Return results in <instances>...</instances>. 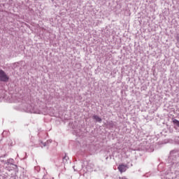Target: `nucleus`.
I'll return each mask as SVG.
<instances>
[{"instance_id":"nucleus-1","label":"nucleus","mask_w":179,"mask_h":179,"mask_svg":"<svg viewBox=\"0 0 179 179\" xmlns=\"http://www.w3.org/2000/svg\"><path fill=\"white\" fill-rule=\"evenodd\" d=\"M6 156V154L0 157V162L3 163L4 169L0 170V176L3 177V178H8L12 176L10 171H13L15 169H17V166L15 164V160L12 158L7 159L6 161L3 160V157Z\"/></svg>"},{"instance_id":"nucleus-2","label":"nucleus","mask_w":179,"mask_h":179,"mask_svg":"<svg viewBox=\"0 0 179 179\" xmlns=\"http://www.w3.org/2000/svg\"><path fill=\"white\" fill-rule=\"evenodd\" d=\"M179 150H174L170 152L169 157V162L171 164L170 169H176L178 167Z\"/></svg>"},{"instance_id":"nucleus-3","label":"nucleus","mask_w":179,"mask_h":179,"mask_svg":"<svg viewBox=\"0 0 179 179\" xmlns=\"http://www.w3.org/2000/svg\"><path fill=\"white\" fill-rule=\"evenodd\" d=\"M0 82H9V76L2 69H0Z\"/></svg>"},{"instance_id":"nucleus-4","label":"nucleus","mask_w":179,"mask_h":179,"mask_svg":"<svg viewBox=\"0 0 179 179\" xmlns=\"http://www.w3.org/2000/svg\"><path fill=\"white\" fill-rule=\"evenodd\" d=\"M93 169H94V165L92 163L88 164L86 166V170L88 173H92V171H93Z\"/></svg>"},{"instance_id":"nucleus-5","label":"nucleus","mask_w":179,"mask_h":179,"mask_svg":"<svg viewBox=\"0 0 179 179\" xmlns=\"http://www.w3.org/2000/svg\"><path fill=\"white\" fill-rule=\"evenodd\" d=\"M117 169H118L119 171H120V173H124V172L127 171V166L124 164L119 165Z\"/></svg>"},{"instance_id":"nucleus-6","label":"nucleus","mask_w":179,"mask_h":179,"mask_svg":"<svg viewBox=\"0 0 179 179\" xmlns=\"http://www.w3.org/2000/svg\"><path fill=\"white\" fill-rule=\"evenodd\" d=\"M6 1H0V12L5 10V6H6Z\"/></svg>"},{"instance_id":"nucleus-7","label":"nucleus","mask_w":179,"mask_h":179,"mask_svg":"<svg viewBox=\"0 0 179 179\" xmlns=\"http://www.w3.org/2000/svg\"><path fill=\"white\" fill-rule=\"evenodd\" d=\"M32 114H40V110L36 109V108H33L29 110Z\"/></svg>"},{"instance_id":"nucleus-8","label":"nucleus","mask_w":179,"mask_h":179,"mask_svg":"<svg viewBox=\"0 0 179 179\" xmlns=\"http://www.w3.org/2000/svg\"><path fill=\"white\" fill-rule=\"evenodd\" d=\"M92 118H93V120H95V121H96V122L101 123L102 120L101 119L100 117H99V116L94 115L92 116Z\"/></svg>"},{"instance_id":"nucleus-9","label":"nucleus","mask_w":179,"mask_h":179,"mask_svg":"<svg viewBox=\"0 0 179 179\" xmlns=\"http://www.w3.org/2000/svg\"><path fill=\"white\" fill-rule=\"evenodd\" d=\"M68 162H69V163H71V161L69 160V157L66 156V155L63 157V163L64 164H66V163H68Z\"/></svg>"},{"instance_id":"nucleus-10","label":"nucleus","mask_w":179,"mask_h":179,"mask_svg":"<svg viewBox=\"0 0 179 179\" xmlns=\"http://www.w3.org/2000/svg\"><path fill=\"white\" fill-rule=\"evenodd\" d=\"M80 166H81L77 168L76 169H75V167H76V166H73L74 171H80V170H82V169H83V163H81Z\"/></svg>"},{"instance_id":"nucleus-11","label":"nucleus","mask_w":179,"mask_h":179,"mask_svg":"<svg viewBox=\"0 0 179 179\" xmlns=\"http://www.w3.org/2000/svg\"><path fill=\"white\" fill-rule=\"evenodd\" d=\"M172 122L174 125H176V127L179 128V120H178L177 119H173Z\"/></svg>"},{"instance_id":"nucleus-12","label":"nucleus","mask_w":179,"mask_h":179,"mask_svg":"<svg viewBox=\"0 0 179 179\" xmlns=\"http://www.w3.org/2000/svg\"><path fill=\"white\" fill-rule=\"evenodd\" d=\"M42 145H43L44 148H45V146H48V145H50V143H51V141H47L45 143H43V141H41Z\"/></svg>"},{"instance_id":"nucleus-13","label":"nucleus","mask_w":179,"mask_h":179,"mask_svg":"<svg viewBox=\"0 0 179 179\" xmlns=\"http://www.w3.org/2000/svg\"><path fill=\"white\" fill-rule=\"evenodd\" d=\"M18 66H19V64L18 63H14L13 64L12 68H13V69H16V68H17Z\"/></svg>"},{"instance_id":"nucleus-14","label":"nucleus","mask_w":179,"mask_h":179,"mask_svg":"<svg viewBox=\"0 0 179 179\" xmlns=\"http://www.w3.org/2000/svg\"><path fill=\"white\" fill-rule=\"evenodd\" d=\"M10 146H13V142L10 141V143H9Z\"/></svg>"},{"instance_id":"nucleus-15","label":"nucleus","mask_w":179,"mask_h":179,"mask_svg":"<svg viewBox=\"0 0 179 179\" xmlns=\"http://www.w3.org/2000/svg\"><path fill=\"white\" fill-rule=\"evenodd\" d=\"M8 0H0V2H6Z\"/></svg>"},{"instance_id":"nucleus-16","label":"nucleus","mask_w":179,"mask_h":179,"mask_svg":"<svg viewBox=\"0 0 179 179\" xmlns=\"http://www.w3.org/2000/svg\"><path fill=\"white\" fill-rule=\"evenodd\" d=\"M5 134H6V131H3V132L2 133L3 136H4Z\"/></svg>"},{"instance_id":"nucleus-17","label":"nucleus","mask_w":179,"mask_h":179,"mask_svg":"<svg viewBox=\"0 0 179 179\" xmlns=\"http://www.w3.org/2000/svg\"><path fill=\"white\" fill-rule=\"evenodd\" d=\"M0 169H1V164H0Z\"/></svg>"}]
</instances>
